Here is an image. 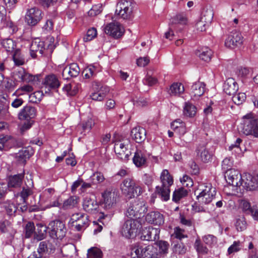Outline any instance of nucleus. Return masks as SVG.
I'll return each mask as SVG.
<instances>
[{
	"instance_id": "obj_1",
	"label": "nucleus",
	"mask_w": 258,
	"mask_h": 258,
	"mask_svg": "<svg viewBox=\"0 0 258 258\" xmlns=\"http://www.w3.org/2000/svg\"><path fill=\"white\" fill-rule=\"evenodd\" d=\"M39 234L36 237L38 240H41L44 237L46 232L47 227L40 224L37 225ZM49 230L50 236L53 239H62L66 235L67 229L64 224L59 220L51 221L47 227Z\"/></svg>"
},
{
	"instance_id": "obj_2",
	"label": "nucleus",
	"mask_w": 258,
	"mask_h": 258,
	"mask_svg": "<svg viewBox=\"0 0 258 258\" xmlns=\"http://www.w3.org/2000/svg\"><path fill=\"white\" fill-rule=\"evenodd\" d=\"M160 178L162 185L161 186H157L156 188V191L162 200L167 201L170 198V191L169 188L173 183V179L167 169L162 171Z\"/></svg>"
},
{
	"instance_id": "obj_3",
	"label": "nucleus",
	"mask_w": 258,
	"mask_h": 258,
	"mask_svg": "<svg viewBox=\"0 0 258 258\" xmlns=\"http://www.w3.org/2000/svg\"><path fill=\"white\" fill-rule=\"evenodd\" d=\"M216 194V188L211 183H206L199 186L195 190V195L201 204L207 205L213 200Z\"/></svg>"
},
{
	"instance_id": "obj_4",
	"label": "nucleus",
	"mask_w": 258,
	"mask_h": 258,
	"mask_svg": "<svg viewBox=\"0 0 258 258\" xmlns=\"http://www.w3.org/2000/svg\"><path fill=\"white\" fill-rule=\"evenodd\" d=\"M242 132L246 136L258 138V121L252 114H248L242 118Z\"/></svg>"
},
{
	"instance_id": "obj_5",
	"label": "nucleus",
	"mask_w": 258,
	"mask_h": 258,
	"mask_svg": "<svg viewBox=\"0 0 258 258\" xmlns=\"http://www.w3.org/2000/svg\"><path fill=\"white\" fill-rule=\"evenodd\" d=\"M122 193L128 198H133L142 193L141 186L138 185L132 178H126L120 184Z\"/></svg>"
},
{
	"instance_id": "obj_6",
	"label": "nucleus",
	"mask_w": 258,
	"mask_h": 258,
	"mask_svg": "<svg viewBox=\"0 0 258 258\" xmlns=\"http://www.w3.org/2000/svg\"><path fill=\"white\" fill-rule=\"evenodd\" d=\"M135 4L133 0H120L116 6L115 14L124 20H130L133 17Z\"/></svg>"
},
{
	"instance_id": "obj_7",
	"label": "nucleus",
	"mask_w": 258,
	"mask_h": 258,
	"mask_svg": "<svg viewBox=\"0 0 258 258\" xmlns=\"http://www.w3.org/2000/svg\"><path fill=\"white\" fill-rule=\"evenodd\" d=\"M140 227L141 224L138 220L127 219L123 223L121 232L122 235L126 238H132L136 236Z\"/></svg>"
},
{
	"instance_id": "obj_8",
	"label": "nucleus",
	"mask_w": 258,
	"mask_h": 258,
	"mask_svg": "<svg viewBox=\"0 0 258 258\" xmlns=\"http://www.w3.org/2000/svg\"><path fill=\"white\" fill-rule=\"evenodd\" d=\"M147 211V206L144 202L135 203L130 205L126 210V215L129 219L140 218Z\"/></svg>"
},
{
	"instance_id": "obj_9",
	"label": "nucleus",
	"mask_w": 258,
	"mask_h": 258,
	"mask_svg": "<svg viewBox=\"0 0 258 258\" xmlns=\"http://www.w3.org/2000/svg\"><path fill=\"white\" fill-rule=\"evenodd\" d=\"M14 77L15 79L19 80L21 82L35 85L40 82V75H33L20 68L14 73Z\"/></svg>"
},
{
	"instance_id": "obj_10",
	"label": "nucleus",
	"mask_w": 258,
	"mask_h": 258,
	"mask_svg": "<svg viewBox=\"0 0 258 258\" xmlns=\"http://www.w3.org/2000/svg\"><path fill=\"white\" fill-rule=\"evenodd\" d=\"M43 17V13L40 9L33 7L27 10L25 20L28 25L34 26L41 20Z\"/></svg>"
},
{
	"instance_id": "obj_11",
	"label": "nucleus",
	"mask_w": 258,
	"mask_h": 258,
	"mask_svg": "<svg viewBox=\"0 0 258 258\" xmlns=\"http://www.w3.org/2000/svg\"><path fill=\"white\" fill-rule=\"evenodd\" d=\"M241 189L254 190L258 188V180L256 177L248 173L242 174Z\"/></svg>"
},
{
	"instance_id": "obj_12",
	"label": "nucleus",
	"mask_w": 258,
	"mask_h": 258,
	"mask_svg": "<svg viewBox=\"0 0 258 258\" xmlns=\"http://www.w3.org/2000/svg\"><path fill=\"white\" fill-rule=\"evenodd\" d=\"M42 84L43 87L48 91L56 90L60 86V81L57 76L53 74H50L44 77Z\"/></svg>"
},
{
	"instance_id": "obj_13",
	"label": "nucleus",
	"mask_w": 258,
	"mask_h": 258,
	"mask_svg": "<svg viewBox=\"0 0 258 258\" xmlns=\"http://www.w3.org/2000/svg\"><path fill=\"white\" fill-rule=\"evenodd\" d=\"M105 33L114 38L117 39L124 33V29L118 22H111L107 24L104 28Z\"/></svg>"
},
{
	"instance_id": "obj_14",
	"label": "nucleus",
	"mask_w": 258,
	"mask_h": 258,
	"mask_svg": "<svg viewBox=\"0 0 258 258\" xmlns=\"http://www.w3.org/2000/svg\"><path fill=\"white\" fill-rule=\"evenodd\" d=\"M225 178L228 184L239 187L241 190L242 175L239 171L235 169L228 170L225 173Z\"/></svg>"
},
{
	"instance_id": "obj_15",
	"label": "nucleus",
	"mask_w": 258,
	"mask_h": 258,
	"mask_svg": "<svg viewBox=\"0 0 258 258\" xmlns=\"http://www.w3.org/2000/svg\"><path fill=\"white\" fill-rule=\"evenodd\" d=\"M103 204L106 209H110L116 203L117 194L114 189H108L102 194Z\"/></svg>"
},
{
	"instance_id": "obj_16",
	"label": "nucleus",
	"mask_w": 258,
	"mask_h": 258,
	"mask_svg": "<svg viewBox=\"0 0 258 258\" xmlns=\"http://www.w3.org/2000/svg\"><path fill=\"white\" fill-rule=\"evenodd\" d=\"M243 42L241 33L236 31H232L225 40V44L227 47L234 48L240 46Z\"/></svg>"
},
{
	"instance_id": "obj_17",
	"label": "nucleus",
	"mask_w": 258,
	"mask_h": 258,
	"mask_svg": "<svg viewBox=\"0 0 258 258\" xmlns=\"http://www.w3.org/2000/svg\"><path fill=\"white\" fill-rule=\"evenodd\" d=\"M128 146L127 141H115L114 149L118 157L121 160H126L128 154L126 153Z\"/></svg>"
},
{
	"instance_id": "obj_18",
	"label": "nucleus",
	"mask_w": 258,
	"mask_h": 258,
	"mask_svg": "<svg viewBox=\"0 0 258 258\" xmlns=\"http://www.w3.org/2000/svg\"><path fill=\"white\" fill-rule=\"evenodd\" d=\"M159 228L149 226L144 229L142 232L141 239L148 241H155L159 238Z\"/></svg>"
},
{
	"instance_id": "obj_19",
	"label": "nucleus",
	"mask_w": 258,
	"mask_h": 258,
	"mask_svg": "<svg viewBox=\"0 0 258 258\" xmlns=\"http://www.w3.org/2000/svg\"><path fill=\"white\" fill-rule=\"evenodd\" d=\"M45 50L44 42L39 39H35L32 41L30 46L31 56L33 58L36 57L38 55L42 56Z\"/></svg>"
},
{
	"instance_id": "obj_20",
	"label": "nucleus",
	"mask_w": 258,
	"mask_h": 258,
	"mask_svg": "<svg viewBox=\"0 0 258 258\" xmlns=\"http://www.w3.org/2000/svg\"><path fill=\"white\" fill-rule=\"evenodd\" d=\"M36 115V109L34 107L27 105L22 109L18 113V118L20 120H33Z\"/></svg>"
},
{
	"instance_id": "obj_21",
	"label": "nucleus",
	"mask_w": 258,
	"mask_h": 258,
	"mask_svg": "<svg viewBox=\"0 0 258 258\" xmlns=\"http://www.w3.org/2000/svg\"><path fill=\"white\" fill-rule=\"evenodd\" d=\"M145 220L148 223L156 225H161L164 223L163 215L158 211L148 213L146 216Z\"/></svg>"
},
{
	"instance_id": "obj_22",
	"label": "nucleus",
	"mask_w": 258,
	"mask_h": 258,
	"mask_svg": "<svg viewBox=\"0 0 258 258\" xmlns=\"http://www.w3.org/2000/svg\"><path fill=\"white\" fill-rule=\"evenodd\" d=\"M83 209L87 212L95 214L98 211L99 205L97 202L94 199L86 197L83 202Z\"/></svg>"
},
{
	"instance_id": "obj_23",
	"label": "nucleus",
	"mask_w": 258,
	"mask_h": 258,
	"mask_svg": "<svg viewBox=\"0 0 258 258\" xmlns=\"http://www.w3.org/2000/svg\"><path fill=\"white\" fill-rule=\"evenodd\" d=\"M238 85L235 80L232 78H228L223 85V90L226 94L232 95L235 94L238 90Z\"/></svg>"
},
{
	"instance_id": "obj_24",
	"label": "nucleus",
	"mask_w": 258,
	"mask_h": 258,
	"mask_svg": "<svg viewBox=\"0 0 258 258\" xmlns=\"http://www.w3.org/2000/svg\"><path fill=\"white\" fill-rule=\"evenodd\" d=\"M206 85L201 82L195 83L191 87V96L192 99L197 100L203 95L205 91Z\"/></svg>"
},
{
	"instance_id": "obj_25",
	"label": "nucleus",
	"mask_w": 258,
	"mask_h": 258,
	"mask_svg": "<svg viewBox=\"0 0 258 258\" xmlns=\"http://www.w3.org/2000/svg\"><path fill=\"white\" fill-rule=\"evenodd\" d=\"M54 247L48 241H43L40 242L37 248V253L43 258L45 255L53 252Z\"/></svg>"
},
{
	"instance_id": "obj_26",
	"label": "nucleus",
	"mask_w": 258,
	"mask_h": 258,
	"mask_svg": "<svg viewBox=\"0 0 258 258\" xmlns=\"http://www.w3.org/2000/svg\"><path fill=\"white\" fill-rule=\"evenodd\" d=\"M131 136L137 143H142L146 138V130L140 126L135 127L131 131Z\"/></svg>"
},
{
	"instance_id": "obj_27",
	"label": "nucleus",
	"mask_w": 258,
	"mask_h": 258,
	"mask_svg": "<svg viewBox=\"0 0 258 258\" xmlns=\"http://www.w3.org/2000/svg\"><path fill=\"white\" fill-rule=\"evenodd\" d=\"M33 154V151L31 147H28L19 151L16 155V158L20 163L24 164Z\"/></svg>"
},
{
	"instance_id": "obj_28",
	"label": "nucleus",
	"mask_w": 258,
	"mask_h": 258,
	"mask_svg": "<svg viewBox=\"0 0 258 258\" xmlns=\"http://www.w3.org/2000/svg\"><path fill=\"white\" fill-rule=\"evenodd\" d=\"M149 245L145 246L142 244L137 243L132 248V253H135L138 258H146Z\"/></svg>"
},
{
	"instance_id": "obj_29",
	"label": "nucleus",
	"mask_w": 258,
	"mask_h": 258,
	"mask_svg": "<svg viewBox=\"0 0 258 258\" xmlns=\"http://www.w3.org/2000/svg\"><path fill=\"white\" fill-rule=\"evenodd\" d=\"M133 160L137 167H139L144 166L147 160L144 151L137 149L135 153Z\"/></svg>"
},
{
	"instance_id": "obj_30",
	"label": "nucleus",
	"mask_w": 258,
	"mask_h": 258,
	"mask_svg": "<svg viewBox=\"0 0 258 258\" xmlns=\"http://www.w3.org/2000/svg\"><path fill=\"white\" fill-rule=\"evenodd\" d=\"M1 45L8 53H12L17 49V42L11 38H6L1 40Z\"/></svg>"
},
{
	"instance_id": "obj_31",
	"label": "nucleus",
	"mask_w": 258,
	"mask_h": 258,
	"mask_svg": "<svg viewBox=\"0 0 258 258\" xmlns=\"http://www.w3.org/2000/svg\"><path fill=\"white\" fill-rule=\"evenodd\" d=\"M24 178V174H19L10 176L8 183V187H19L21 186L22 180Z\"/></svg>"
},
{
	"instance_id": "obj_32",
	"label": "nucleus",
	"mask_w": 258,
	"mask_h": 258,
	"mask_svg": "<svg viewBox=\"0 0 258 258\" xmlns=\"http://www.w3.org/2000/svg\"><path fill=\"white\" fill-rule=\"evenodd\" d=\"M14 143V139L10 136H5L0 138V151L7 150L12 147Z\"/></svg>"
},
{
	"instance_id": "obj_33",
	"label": "nucleus",
	"mask_w": 258,
	"mask_h": 258,
	"mask_svg": "<svg viewBox=\"0 0 258 258\" xmlns=\"http://www.w3.org/2000/svg\"><path fill=\"white\" fill-rule=\"evenodd\" d=\"M196 113L197 108L195 105L189 102L184 103L183 109V114L184 116L188 117H193L195 116Z\"/></svg>"
},
{
	"instance_id": "obj_34",
	"label": "nucleus",
	"mask_w": 258,
	"mask_h": 258,
	"mask_svg": "<svg viewBox=\"0 0 258 258\" xmlns=\"http://www.w3.org/2000/svg\"><path fill=\"white\" fill-rule=\"evenodd\" d=\"M187 23V19L186 15L184 13H180L176 15L170 19V23L175 26L177 24L182 25H186Z\"/></svg>"
},
{
	"instance_id": "obj_35",
	"label": "nucleus",
	"mask_w": 258,
	"mask_h": 258,
	"mask_svg": "<svg viewBox=\"0 0 258 258\" xmlns=\"http://www.w3.org/2000/svg\"><path fill=\"white\" fill-rule=\"evenodd\" d=\"M184 91L183 86L181 83H174L172 84L169 90V93L171 95L179 96Z\"/></svg>"
},
{
	"instance_id": "obj_36",
	"label": "nucleus",
	"mask_w": 258,
	"mask_h": 258,
	"mask_svg": "<svg viewBox=\"0 0 258 258\" xmlns=\"http://www.w3.org/2000/svg\"><path fill=\"white\" fill-rule=\"evenodd\" d=\"M79 202V198L77 196H71L63 202L62 208L63 210L72 209L75 207Z\"/></svg>"
},
{
	"instance_id": "obj_37",
	"label": "nucleus",
	"mask_w": 258,
	"mask_h": 258,
	"mask_svg": "<svg viewBox=\"0 0 258 258\" xmlns=\"http://www.w3.org/2000/svg\"><path fill=\"white\" fill-rule=\"evenodd\" d=\"M89 224V221L88 216L86 215V216L82 217V218L74 224L73 226L77 231H81L84 230L88 226Z\"/></svg>"
},
{
	"instance_id": "obj_38",
	"label": "nucleus",
	"mask_w": 258,
	"mask_h": 258,
	"mask_svg": "<svg viewBox=\"0 0 258 258\" xmlns=\"http://www.w3.org/2000/svg\"><path fill=\"white\" fill-rule=\"evenodd\" d=\"M33 85L28 84L21 86L14 93L13 95L21 96L32 92L34 90Z\"/></svg>"
},
{
	"instance_id": "obj_39",
	"label": "nucleus",
	"mask_w": 258,
	"mask_h": 258,
	"mask_svg": "<svg viewBox=\"0 0 258 258\" xmlns=\"http://www.w3.org/2000/svg\"><path fill=\"white\" fill-rule=\"evenodd\" d=\"M33 194V189L30 187H23L21 192L18 193L16 197H20L23 204H26L29 196Z\"/></svg>"
},
{
	"instance_id": "obj_40",
	"label": "nucleus",
	"mask_w": 258,
	"mask_h": 258,
	"mask_svg": "<svg viewBox=\"0 0 258 258\" xmlns=\"http://www.w3.org/2000/svg\"><path fill=\"white\" fill-rule=\"evenodd\" d=\"M187 194V190L183 187L178 188L173 192L172 201L175 203H178L181 199L186 197Z\"/></svg>"
},
{
	"instance_id": "obj_41",
	"label": "nucleus",
	"mask_w": 258,
	"mask_h": 258,
	"mask_svg": "<svg viewBox=\"0 0 258 258\" xmlns=\"http://www.w3.org/2000/svg\"><path fill=\"white\" fill-rule=\"evenodd\" d=\"M12 54H13V59L16 65L19 66L25 63V57L21 53L19 49H16Z\"/></svg>"
},
{
	"instance_id": "obj_42",
	"label": "nucleus",
	"mask_w": 258,
	"mask_h": 258,
	"mask_svg": "<svg viewBox=\"0 0 258 258\" xmlns=\"http://www.w3.org/2000/svg\"><path fill=\"white\" fill-rule=\"evenodd\" d=\"M108 92L107 88L102 87L100 90L92 93L90 97L92 100L101 101L105 98L106 93Z\"/></svg>"
},
{
	"instance_id": "obj_43",
	"label": "nucleus",
	"mask_w": 258,
	"mask_h": 258,
	"mask_svg": "<svg viewBox=\"0 0 258 258\" xmlns=\"http://www.w3.org/2000/svg\"><path fill=\"white\" fill-rule=\"evenodd\" d=\"M0 230L3 233H9L11 235L16 233L11 223L8 220L0 222Z\"/></svg>"
},
{
	"instance_id": "obj_44",
	"label": "nucleus",
	"mask_w": 258,
	"mask_h": 258,
	"mask_svg": "<svg viewBox=\"0 0 258 258\" xmlns=\"http://www.w3.org/2000/svg\"><path fill=\"white\" fill-rule=\"evenodd\" d=\"M212 54L213 52L211 49L208 47H204L199 50V53L197 54L201 59L205 61H209L211 60Z\"/></svg>"
},
{
	"instance_id": "obj_45",
	"label": "nucleus",
	"mask_w": 258,
	"mask_h": 258,
	"mask_svg": "<svg viewBox=\"0 0 258 258\" xmlns=\"http://www.w3.org/2000/svg\"><path fill=\"white\" fill-rule=\"evenodd\" d=\"M96 74V68L94 66H89L83 71L82 75L83 78L90 79Z\"/></svg>"
},
{
	"instance_id": "obj_46",
	"label": "nucleus",
	"mask_w": 258,
	"mask_h": 258,
	"mask_svg": "<svg viewBox=\"0 0 258 258\" xmlns=\"http://www.w3.org/2000/svg\"><path fill=\"white\" fill-rule=\"evenodd\" d=\"M171 236L173 238L181 240L183 238H187V235L184 229L178 226L174 228L173 233L172 234Z\"/></svg>"
},
{
	"instance_id": "obj_47",
	"label": "nucleus",
	"mask_w": 258,
	"mask_h": 258,
	"mask_svg": "<svg viewBox=\"0 0 258 258\" xmlns=\"http://www.w3.org/2000/svg\"><path fill=\"white\" fill-rule=\"evenodd\" d=\"M80 88V85H75L74 84H67L63 88L62 90L64 92H66L67 94L69 95H75L78 91Z\"/></svg>"
},
{
	"instance_id": "obj_48",
	"label": "nucleus",
	"mask_w": 258,
	"mask_h": 258,
	"mask_svg": "<svg viewBox=\"0 0 258 258\" xmlns=\"http://www.w3.org/2000/svg\"><path fill=\"white\" fill-rule=\"evenodd\" d=\"M102 252L98 248L93 247L89 248L87 252V258H102Z\"/></svg>"
},
{
	"instance_id": "obj_49",
	"label": "nucleus",
	"mask_w": 258,
	"mask_h": 258,
	"mask_svg": "<svg viewBox=\"0 0 258 258\" xmlns=\"http://www.w3.org/2000/svg\"><path fill=\"white\" fill-rule=\"evenodd\" d=\"M157 246L159 248V253L161 255L162 254H166L168 252L169 244L168 242L160 240L156 243Z\"/></svg>"
},
{
	"instance_id": "obj_50",
	"label": "nucleus",
	"mask_w": 258,
	"mask_h": 258,
	"mask_svg": "<svg viewBox=\"0 0 258 258\" xmlns=\"http://www.w3.org/2000/svg\"><path fill=\"white\" fill-rule=\"evenodd\" d=\"M3 27L9 29L10 33L13 34L18 30L17 26L11 20L9 17L6 21H4L1 23Z\"/></svg>"
},
{
	"instance_id": "obj_51",
	"label": "nucleus",
	"mask_w": 258,
	"mask_h": 258,
	"mask_svg": "<svg viewBox=\"0 0 258 258\" xmlns=\"http://www.w3.org/2000/svg\"><path fill=\"white\" fill-rule=\"evenodd\" d=\"M25 236L26 238L31 237L35 233V226L33 222H29L25 226Z\"/></svg>"
},
{
	"instance_id": "obj_52",
	"label": "nucleus",
	"mask_w": 258,
	"mask_h": 258,
	"mask_svg": "<svg viewBox=\"0 0 258 258\" xmlns=\"http://www.w3.org/2000/svg\"><path fill=\"white\" fill-rule=\"evenodd\" d=\"M173 250L176 253L179 254L185 253L186 248L183 243L180 241L173 242Z\"/></svg>"
},
{
	"instance_id": "obj_53",
	"label": "nucleus",
	"mask_w": 258,
	"mask_h": 258,
	"mask_svg": "<svg viewBox=\"0 0 258 258\" xmlns=\"http://www.w3.org/2000/svg\"><path fill=\"white\" fill-rule=\"evenodd\" d=\"M213 16L214 13L213 10L211 9H207L203 13L201 19L208 24H210L213 20Z\"/></svg>"
},
{
	"instance_id": "obj_54",
	"label": "nucleus",
	"mask_w": 258,
	"mask_h": 258,
	"mask_svg": "<svg viewBox=\"0 0 258 258\" xmlns=\"http://www.w3.org/2000/svg\"><path fill=\"white\" fill-rule=\"evenodd\" d=\"M241 249V242L239 241H234L233 244L230 245L227 250L228 255L238 252Z\"/></svg>"
},
{
	"instance_id": "obj_55",
	"label": "nucleus",
	"mask_w": 258,
	"mask_h": 258,
	"mask_svg": "<svg viewBox=\"0 0 258 258\" xmlns=\"http://www.w3.org/2000/svg\"><path fill=\"white\" fill-rule=\"evenodd\" d=\"M232 100L236 105H240L242 104L246 99V95L244 93H238L233 95Z\"/></svg>"
},
{
	"instance_id": "obj_56",
	"label": "nucleus",
	"mask_w": 258,
	"mask_h": 258,
	"mask_svg": "<svg viewBox=\"0 0 258 258\" xmlns=\"http://www.w3.org/2000/svg\"><path fill=\"white\" fill-rule=\"evenodd\" d=\"M94 124V120L92 118H89L83 121L80 125L84 132H90Z\"/></svg>"
},
{
	"instance_id": "obj_57",
	"label": "nucleus",
	"mask_w": 258,
	"mask_h": 258,
	"mask_svg": "<svg viewBox=\"0 0 258 258\" xmlns=\"http://www.w3.org/2000/svg\"><path fill=\"white\" fill-rule=\"evenodd\" d=\"M203 241L209 246H213L217 244V239L216 237L211 234L205 235L203 237Z\"/></svg>"
},
{
	"instance_id": "obj_58",
	"label": "nucleus",
	"mask_w": 258,
	"mask_h": 258,
	"mask_svg": "<svg viewBox=\"0 0 258 258\" xmlns=\"http://www.w3.org/2000/svg\"><path fill=\"white\" fill-rule=\"evenodd\" d=\"M146 258H161V255L158 252V249L153 245H149Z\"/></svg>"
},
{
	"instance_id": "obj_59",
	"label": "nucleus",
	"mask_w": 258,
	"mask_h": 258,
	"mask_svg": "<svg viewBox=\"0 0 258 258\" xmlns=\"http://www.w3.org/2000/svg\"><path fill=\"white\" fill-rule=\"evenodd\" d=\"M233 164V161L230 158H225L222 163V169L225 173L228 170H233L232 167Z\"/></svg>"
},
{
	"instance_id": "obj_60",
	"label": "nucleus",
	"mask_w": 258,
	"mask_h": 258,
	"mask_svg": "<svg viewBox=\"0 0 258 258\" xmlns=\"http://www.w3.org/2000/svg\"><path fill=\"white\" fill-rule=\"evenodd\" d=\"M90 178L93 184L101 183L105 180L103 174L100 172H95Z\"/></svg>"
},
{
	"instance_id": "obj_61",
	"label": "nucleus",
	"mask_w": 258,
	"mask_h": 258,
	"mask_svg": "<svg viewBox=\"0 0 258 258\" xmlns=\"http://www.w3.org/2000/svg\"><path fill=\"white\" fill-rule=\"evenodd\" d=\"M97 30L95 28L89 29L86 33V35L84 37V41L85 42L90 41L95 38L97 36Z\"/></svg>"
},
{
	"instance_id": "obj_62",
	"label": "nucleus",
	"mask_w": 258,
	"mask_h": 258,
	"mask_svg": "<svg viewBox=\"0 0 258 258\" xmlns=\"http://www.w3.org/2000/svg\"><path fill=\"white\" fill-rule=\"evenodd\" d=\"M195 246L197 251L201 254H207L208 252V248L201 243L199 239H197L195 243Z\"/></svg>"
},
{
	"instance_id": "obj_63",
	"label": "nucleus",
	"mask_w": 258,
	"mask_h": 258,
	"mask_svg": "<svg viewBox=\"0 0 258 258\" xmlns=\"http://www.w3.org/2000/svg\"><path fill=\"white\" fill-rule=\"evenodd\" d=\"M212 157V153L206 149L204 148L202 150L201 153V158L204 162H209Z\"/></svg>"
},
{
	"instance_id": "obj_64",
	"label": "nucleus",
	"mask_w": 258,
	"mask_h": 258,
	"mask_svg": "<svg viewBox=\"0 0 258 258\" xmlns=\"http://www.w3.org/2000/svg\"><path fill=\"white\" fill-rule=\"evenodd\" d=\"M180 182L184 186L191 187L194 185L192 179L188 175L185 174L180 179Z\"/></svg>"
}]
</instances>
